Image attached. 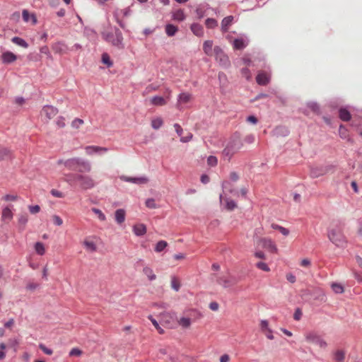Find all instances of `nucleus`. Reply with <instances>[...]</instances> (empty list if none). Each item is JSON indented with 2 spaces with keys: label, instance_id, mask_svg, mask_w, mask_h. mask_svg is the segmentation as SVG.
<instances>
[{
  "label": "nucleus",
  "instance_id": "obj_33",
  "mask_svg": "<svg viewBox=\"0 0 362 362\" xmlns=\"http://www.w3.org/2000/svg\"><path fill=\"white\" fill-rule=\"evenodd\" d=\"M233 45L236 49H242L246 46V43L243 39H235Z\"/></svg>",
  "mask_w": 362,
  "mask_h": 362
},
{
  "label": "nucleus",
  "instance_id": "obj_26",
  "mask_svg": "<svg viewBox=\"0 0 362 362\" xmlns=\"http://www.w3.org/2000/svg\"><path fill=\"white\" fill-rule=\"evenodd\" d=\"M107 149L105 148H100V147H98V146H87L86 148V154H88V155H91L94 153H98V152H100V151H106Z\"/></svg>",
  "mask_w": 362,
  "mask_h": 362
},
{
  "label": "nucleus",
  "instance_id": "obj_22",
  "mask_svg": "<svg viewBox=\"0 0 362 362\" xmlns=\"http://www.w3.org/2000/svg\"><path fill=\"white\" fill-rule=\"evenodd\" d=\"M213 45L214 42L212 40H206L204 42L203 50L206 55H211Z\"/></svg>",
  "mask_w": 362,
  "mask_h": 362
},
{
  "label": "nucleus",
  "instance_id": "obj_63",
  "mask_svg": "<svg viewBox=\"0 0 362 362\" xmlns=\"http://www.w3.org/2000/svg\"><path fill=\"white\" fill-rule=\"evenodd\" d=\"M230 361V357L228 354H223L220 358V362H228Z\"/></svg>",
  "mask_w": 362,
  "mask_h": 362
},
{
  "label": "nucleus",
  "instance_id": "obj_62",
  "mask_svg": "<svg viewBox=\"0 0 362 362\" xmlns=\"http://www.w3.org/2000/svg\"><path fill=\"white\" fill-rule=\"evenodd\" d=\"M209 308L212 310H217L218 309V304L216 302H212L209 304Z\"/></svg>",
  "mask_w": 362,
  "mask_h": 362
},
{
  "label": "nucleus",
  "instance_id": "obj_41",
  "mask_svg": "<svg viewBox=\"0 0 362 362\" xmlns=\"http://www.w3.org/2000/svg\"><path fill=\"white\" fill-rule=\"evenodd\" d=\"M256 267L259 269H261L264 272H269L270 271V268L269 267V266L263 262H259L256 264Z\"/></svg>",
  "mask_w": 362,
  "mask_h": 362
},
{
  "label": "nucleus",
  "instance_id": "obj_28",
  "mask_svg": "<svg viewBox=\"0 0 362 362\" xmlns=\"http://www.w3.org/2000/svg\"><path fill=\"white\" fill-rule=\"evenodd\" d=\"M11 41L13 43H15V44H16V45H19V46H21L22 47H24V48H28V42L25 40H23V38H21L19 37H13L11 39Z\"/></svg>",
  "mask_w": 362,
  "mask_h": 362
},
{
  "label": "nucleus",
  "instance_id": "obj_57",
  "mask_svg": "<svg viewBox=\"0 0 362 362\" xmlns=\"http://www.w3.org/2000/svg\"><path fill=\"white\" fill-rule=\"evenodd\" d=\"M255 256L257 258H259V259H266V255L265 254L262 252V251H257L255 253Z\"/></svg>",
  "mask_w": 362,
  "mask_h": 362
},
{
  "label": "nucleus",
  "instance_id": "obj_52",
  "mask_svg": "<svg viewBox=\"0 0 362 362\" xmlns=\"http://www.w3.org/2000/svg\"><path fill=\"white\" fill-rule=\"evenodd\" d=\"M302 315H303L302 310L300 308H297L295 310V313L293 315V318H294V320L298 321L301 319Z\"/></svg>",
  "mask_w": 362,
  "mask_h": 362
},
{
  "label": "nucleus",
  "instance_id": "obj_20",
  "mask_svg": "<svg viewBox=\"0 0 362 362\" xmlns=\"http://www.w3.org/2000/svg\"><path fill=\"white\" fill-rule=\"evenodd\" d=\"M2 221L8 222L13 218V212L8 207H5L2 211L1 215Z\"/></svg>",
  "mask_w": 362,
  "mask_h": 362
},
{
  "label": "nucleus",
  "instance_id": "obj_34",
  "mask_svg": "<svg viewBox=\"0 0 362 362\" xmlns=\"http://www.w3.org/2000/svg\"><path fill=\"white\" fill-rule=\"evenodd\" d=\"M168 246V243L165 240L158 241L155 246V251L156 252H162Z\"/></svg>",
  "mask_w": 362,
  "mask_h": 362
},
{
  "label": "nucleus",
  "instance_id": "obj_23",
  "mask_svg": "<svg viewBox=\"0 0 362 362\" xmlns=\"http://www.w3.org/2000/svg\"><path fill=\"white\" fill-rule=\"evenodd\" d=\"M143 273L147 276L149 281H153L156 279V275L154 274L153 269L149 267H144Z\"/></svg>",
  "mask_w": 362,
  "mask_h": 362
},
{
  "label": "nucleus",
  "instance_id": "obj_35",
  "mask_svg": "<svg viewBox=\"0 0 362 362\" xmlns=\"http://www.w3.org/2000/svg\"><path fill=\"white\" fill-rule=\"evenodd\" d=\"M178 323L183 328H188L191 325V319L189 317H181L178 320Z\"/></svg>",
  "mask_w": 362,
  "mask_h": 362
},
{
  "label": "nucleus",
  "instance_id": "obj_39",
  "mask_svg": "<svg viewBox=\"0 0 362 362\" xmlns=\"http://www.w3.org/2000/svg\"><path fill=\"white\" fill-rule=\"evenodd\" d=\"M205 25L208 28H214L217 26V21L214 18H207L205 22Z\"/></svg>",
  "mask_w": 362,
  "mask_h": 362
},
{
  "label": "nucleus",
  "instance_id": "obj_38",
  "mask_svg": "<svg viewBox=\"0 0 362 362\" xmlns=\"http://www.w3.org/2000/svg\"><path fill=\"white\" fill-rule=\"evenodd\" d=\"M332 288L335 293H342L344 291V287L337 283H333L332 284Z\"/></svg>",
  "mask_w": 362,
  "mask_h": 362
},
{
  "label": "nucleus",
  "instance_id": "obj_21",
  "mask_svg": "<svg viewBox=\"0 0 362 362\" xmlns=\"http://www.w3.org/2000/svg\"><path fill=\"white\" fill-rule=\"evenodd\" d=\"M339 117L340 119L344 122L349 121L351 119V114L346 108H340L339 110Z\"/></svg>",
  "mask_w": 362,
  "mask_h": 362
},
{
  "label": "nucleus",
  "instance_id": "obj_45",
  "mask_svg": "<svg viewBox=\"0 0 362 362\" xmlns=\"http://www.w3.org/2000/svg\"><path fill=\"white\" fill-rule=\"evenodd\" d=\"M260 328L262 332L264 333V332L269 330L270 328L269 327V322L266 320H263L260 322Z\"/></svg>",
  "mask_w": 362,
  "mask_h": 362
},
{
  "label": "nucleus",
  "instance_id": "obj_51",
  "mask_svg": "<svg viewBox=\"0 0 362 362\" xmlns=\"http://www.w3.org/2000/svg\"><path fill=\"white\" fill-rule=\"evenodd\" d=\"M4 201H16L18 199V196L16 194H6L3 197Z\"/></svg>",
  "mask_w": 362,
  "mask_h": 362
},
{
  "label": "nucleus",
  "instance_id": "obj_2",
  "mask_svg": "<svg viewBox=\"0 0 362 362\" xmlns=\"http://www.w3.org/2000/svg\"><path fill=\"white\" fill-rule=\"evenodd\" d=\"M65 181L71 185L78 183L79 187L84 190L92 189L95 185L94 180L90 176L77 173L65 175Z\"/></svg>",
  "mask_w": 362,
  "mask_h": 362
},
{
  "label": "nucleus",
  "instance_id": "obj_12",
  "mask_svg": "<svg viewBox=\"0 0 362 362\" xmlns=\"http://www.w3.org/2000/svg\"><path fill=\"white\" fill-rule=\"evenodd\" d=\"M186 18V15L183 9H177L172 12V20L177 22H182Z\"/></svg>",
  "mask_w": 362,
  "mask_h": 362
},
{
  "label": "nucleus",
  "instance_id": "obj_5",
  "mask_svg": "<svg viewBox=\"0 0 362 362\" xmlns=\"http://www.w3.org/2000/svg\"><path fill=\"white\" fill-rule=\"evenodd\" d=\"M271 79V74L266 71H260L256 76V81L260 86H267Z\"/></svg>",
  "mask_w": 362,
  "mask_h": 362
},
{
  "label": "nucleus",
  "instance_id": "obj_59",
  "mask_svg": "<svg viewBox=\"0 0 362 362\" xmlns=\"http://www.w3.org/2000/svg\"><path fill=\"white\" fill-rule=\"evenodd\" d=\"M286 279L291 283H294L296 281V276L292 274H287Z\"/></svg>",
  "mask_w": 362,
  "mask_h": 362
},
{
  "label": "nucleus",
  "instance_id": "obj_31",
  "mask_svg": "<svg viewBox=\"0 0 362 362\" xmlns=\"http://www.w3.org/2000/svg\"><path fill=\"white\" fill-rule=\"evenodd\" d=\"M271 227L274 229V230H279L281 234H283L284 236H287L289 234V230L286 228H284L278 224H276V223H272L271 225Z\"/></svg>",
  "mask_w": 362,
  "mask_h": 362
},
{
  "label": "nucleus",
  "instance_id": "obj_61",
  "mask_svg": "<svg viewBox=\"0 0 362 362\" xmlns=\"http://www.w3.org/2000/svg\"><path fill=\"white\" fill-rule=\"evenodd\" d=\"M230 178L231 180L235 182L238 180L239 178V176L238 175V174L235 172H232L230 173Z\"/></svg>",
  "mask_w": 362,
  "mask_h": 362
},
{
  "label": "nucleus",
  "instance_id": "obj_17",
  "mask_svg": "<svg viewBox=\"0 0 362 362\" xmlns=\"http://www.w3.org/2000/svg\"><path fill=\"white\" fill-rule=\"evenodd\" d=\"M233 21V16H229L225 17L221 22V28L223 32H227L229 27L231 25Z\"/></svg>",
  "mask_w": 362,
  "mask_h": 362
},
{
  "label": "nucleus",
  "instance_id": "obj_24",
  "mask_svg": "<svg viewBox=\"0 0 362 362\" xmlns=\"http://www.w3.org/2000/svg\"><path fill=\"white\" fill-rule=\"evenodd\" d=\"M115 220L118 223H122L125 220V211L119 209L115 211Z\"/></svg>",
  "mask_w": 362,
  "mask_h": 362
},
{
  "label": "nucleus",
  "instance_id": "obj_37",
  "mask_svg": "<svg viewBox=\"0 0 362 362\" xmlns=\"http://www.w3.org/2000/svg\"><path fill=\"white\" fill-rule=\"evenodd\" d=\"M171 287L176 291H178L180 288V280L175 276H173L171 279Z\"/></svg>",
  "mask_w": 362,
  "mask_h": 362
},
{
  "label": "nucleus",
  "instance_id": "obj_44",
  "mask_svg": "<svg viewBox=\"0 0 362 362\" xmlns=\"http://www.w3.org/2000/svg\"><path fill=\"white\" fill-rule=\"evenodd\" d=\"M217 163H218V160H217V158L215 156H210L207 158V163L209 166H212V167L216 166L217 165Z\"/></svg>",
  "mask_w": 362,
  "mask_h": 362
},
{
  "label": "nucleus",
  "instance_id": "obj_15",
  "mask_svg": "<svg viewBox=\"0 0 362 362\" xmlns=\"http://www.w3.org/2000/svg\"><path fill=\"white\" fill-rule=\"evenodd\" d=\"M133 231L137 236H141L146 233V227L143 223L136 224L133 227Z\"/></svg>",
  "mask_w": 362,
  "mask_h": 362
},
{
  "label": "nucleus",
  "instance_id": "obj_10",
  "mask_svg": "<svg viewBox=\"0 0 362 362\" xmlns=\"http://www.w3.org/2000/svg\"><path fill=\"white\" fill-rule=\"evenodd\" d=\"M13 152L11 149L0 146V161L13 159Z\"/></svg>",
  "mask_w": 362,
  "mask_h": 362
},
{
  "label": "nucleus",
  "instance_id": "obj_53",
  "mask_svg": "<svg viewBox=\"0 0 362 362\" xmlns=\"http://www.w3.org/2000/svg\"><path fill=\"white\" fill-rule=\"evenodd\" d=\"M39 347L40 349L45 354H47V355H52L53 351L52 350L47 348L44 344H40L39 345Z\"/></svg>",
  "mask_w": 362,
  "mask_h": 362
},
{
  "label": "nucleus",
  "instance_id": "obj_18",
  "mask_svg": "<svg viewBox=\"0 0 362 362\" xmlns=\"http://www.w3.org/2000/svg\"><path fill=\"white\" fill-rule=\"evenodd\" d=\"M165 30L168 36L173 37L177 33L178 28L173 24L168 23L165 27Z\"/></svg>",
  "mask_w": 362,
  "mask_h": 362
},
{
  "label": "nucleus",
  "instance_id": "obj_1",
  "mask_svg": "<svg viewBox=\"0 0 362 362\" xmlns=\"http://www.w3.org/2000/svg\"><path fill=\"white\" fill-rule=\"evenodd\" d=\"M344 223L341 221H334L331 223L327 235L329 240L337 247H344L347 241L343 233Z\"/></svg>",
  "mask_w": 362,
  "mask_h": 362
},
{
  "label": "nucleus",
  "instance_id": "obj_25",
  "mask_svg": "<svg viewBox=\"0 0 362 362\" xmlns=\"http://www.w3.org/2000/svg\"><path fill=\"white\" fill-rule=\"evenodd\" d=\"M83 246L87 251L90 252H95L97 250L95 243L90 240H85L83 242Z\"/></svg>",
  "mask_w": 362,
  "mask_h": 362
},
{
  "label": "nucleus",
  "instance_id": "obj_30",
  "mask_svg": "<svg viewBox=\"0 0 362 362\" xmlns=\"http://www.w3.org/2000/svg\"><path fill=\"white\" fill-rule=\"evenodd\" d=\"M345 358V352L342 350H337L334 353V359L336 362H344Z\"/></svg>",
  "mask_w": 362,
  "mask_h": 362
},
{
  "label": "nucleus",
  "instance_id": "obj_49",
  "mask_svg": "<svg viewBox=\"0 0 362 362\" xmlns=\"http://www.w3.org/2000/svg\"><path fill=\"white\" fill-rule=\"evenodd\" d=\"M52 221H53L54 224H55L57 226H62L63 223L62 219L61 218L60 216H59L57 215H54L52 216Z\"/></svg>",
  "mask_w": 362,
  "mask_h": 362
},
{
  "label": "nucleus",
  "instance_id": "obj_36",
  "mask_svg": "<svg viewBox=\"0 0 362 362\" xmlns=\"http://www.w3.org/2000/svg\"><path fill=\"white\" fill-rule=\"evenodd\" d=\"M35 252L40 255H43L45 252V248L44 244L40 242H37L35 243Z\"/></svg>",
  "mask_w": 362,
  "mask_h": 362
},
{
  "label": "nucleus",
  "instance_id": "obj_56",
  "mask_svg": "<svg viewBox=\"0 0 362 362\" xmlns=\"http://www.w3.org/2000/svg\"><path fill=\"white\" fill-rule=\"evenodd\" d=\"M83 123V121L81 119H75L73 122L72 125L75 127H78L81 124Z\"/></svg>",
  "mask_w": 362,
  "mask_h": 362
},
{
  "label": "nucleus",
  "instance_id": "obj_32",
  "mask_svg": "<svg viewBox=\"0 0 362 362\" xmlns=\"http://www.w3.org/2000/svg\"><path fill=\"white\" fill-rule=\"evenodd\" d=\"M102 62L105 64L107 67H111L113 64L112 61L110 59V55L107 52H104L102 54Z\"/></svg>",
  "mask_w": 362,
  "mask_h": 362
},
{
  "label": "nucleus",
  "instance_id": "obj_54",
  "mask_svg": "<svg viewBox=\"0 0 362 362\" xmlns=\"http://www.w3.org/2000/svg\"><path fill=\"white\" fill-rule=\"evenodd\" d=\"M50 193L54 197H58V198L64 197V194L62 192L54 189H52Z\"/></svg>",
  "mask_w": 362,
  "mask_h": 362
},
{
  "label": "nucleus",
  "instance_id": "obj_40",
  "mask_svg": "<svg viewBox=\"0 0 362 362\" xmlns=\"http://www.w3.org/2000/svg\"><path fill=\"white\" fill-rule=\"evenodd\" d=\"M225 202H226V207L228 210H230V211L233 210L237 206L235 202L233 200H231L229 199H226Z\"/></svg>",
  "mask_w": 362,
  "mask_h": 362
},
{
  "label": "nucleus",
  "instance_id": "obj_11",
  "mask_svg": "<svg viewBox=\"0 0 362 362\" xmlns=\"http://www.w3.org/2000/svg\"><path fill=\"white\" fill-rule=\"evenodd\" d=\"M169 95H170V91L169 92ZM169 99L170 95L167 96L165 98L161 96H154L151 98V103L154 106H163L167 103Z\"/></svg>",
  "mask_w": 362,
  "mask_h": 362
},
{
  "label": "nucleus",
  "instance_id": "obj_19",
  "mask_svg": "<svg viewBox=\"0 0 362 362\" xmlns=\"http://www.w3.org/2000/svg\"><path fill=\"white\" fill-rule=\"evenodd\" d=\"M192 99V95L188 93H182L178 96L177 104H186Z\"/></svg>",
  "mask_w": 362,
  "mask_h": 362
},
{
  "label": "nucleus",
  "instance_id": "obj_60",
  "mask_svg": "<svg viewBox=\"0 0 362 362\" xmlns=\"http://www.w3.org/2000/svg\"><path fill=\"white\" fill-rule=\"evenodd\" d=\"M264 334L266 335V337L269 339H274V335L272 334V331L271 330V329H269V330L266 331L264 332Z\"/></svg>",
  "mask_w": 362,
  "mask_h": 362
},
{
  "label": "nucleus",
  "instance_id": "obj_58",
  "mask_svg": "<svg viewBox=\"0 0 362 362\" xmlns=\"http://www.w3.org/2000/svg\"><path fill=\"white\" fill-rule=\"evenodd\" d=\"M247 121L252 124H256L257 122V118L254 115H250L247 117Z\"/></svg>",
  "mask_w": 362,
  "mask_h": 362
},
{
  "label": "nucleus",
  "instance_id": "obj_9",
  "mask_svg": "<svg viewBox=\"0 0 362 362\" xmlns=\"http://www.w3.org/2000/svg\"><path fill=\"white\" fill-rule=\"evenodd\" d=\"M1 59L3 63L10 64L17 59V56L10 51H6L2 53Z\"/></svg>",
  "mask_w": 362,
  "mask_h": 362
},
{
  "label": "nucleus",
  "instance_id": "obj_3",
  "mask_svg": "<svg viewBox=\"0 0 362 362\" xmlns=\"http://www.w3.org/2000/svg\"><path fill=\"white\" fill-rule=\"evenodd\" d=\"M59 165L64 164V166L71 170H78L80 173H89L91 170V165L88 161L78 158H73L65 161L58 160Z\"/></svg>",
  "mask_w": 362,
  "mask_h": 362
},
{
  "label": "nucleus",
  "instance_id": "obj_29",
  "mask_svg": "<svg viewBox=\"0 0 362 362\" xmlns=\"http://www.w3.org/2000/svg\"><path fill=\"white\" fill-rule=\"evenodd\" d=\"M28 221V216L27 214H21L18 219V223L21 229H24L26 223Z\"/></svg>",
  "mask_w": 362,
  "mask_h": 362
},
{
  "label": "nucleus",
  "instance_id": "obj_6",
  "mask_svg": "<svg viewBox=\"0 0 362 362\" xmlns=\"http://www.w3.org/2000/svg\"><path fill=\"white\" fill-rule=\"evenodd\" d=\"M259 244L261 246L267 250H268L271 252L276 253L278 249L275 245V243L270 238H262L259 240Z\"/></svg>",
  "mask_w": 362,
  "mask_h": 362
},
{
  "label": "nucleus",
  "instance_id": "obj_13",
  "mask_svg": "<svg viewBox=\"0 0 362 362\" xmlns=\"http://www.w3.org/2000/svg\"><path fill=\"white\" fill-rule=\"evenodd\" d=\"M121 179L122 180L127 181V182H131L136 184H146L148 182V180L146 177H129L122 176L121 177Z\"/></svg>",
  "mask_w": 362,
  "mask_h": 362
},
{
  "label": "nucleus",
  "instance_id": "obj_64",
  "mask_svg": "<svg viewBox=\"0 0 362 362\" xmlns=\"http://www.w3.org/2000/svg\"><path fill=\"white\" fill-rule=\"evenodd\" d=\"M310 261L308 259H303L300 262V265L305 267L310 266Z\"/></svg>",
  "mask_w": 362,
  "mask_h": 362
},
{
  "label": "nucleus",
  "instance_id": "obj_8",
  "mask_svg": "<svg viewBox=\"0 0 362 362\" xmlns=\"http://www.w3.org/2000/svg\"><path fill=\"white\" fill-rule=\"evenodd\" d=\"M22 17L25 22H31L33 25H35L37 23V16L35 13H30L27 9L22 11Z\"/></svg>",
  "mask_w": 362,
  "mask_h": 362
},
{
  "label": "nucleus",
  "instance_id": "obj_43",
  "mask_svg": "<svg viewBox=\"0 0 362 362\" xmlns=\"http://www.w3.org/2000/svg\"><path fill=\"white\" fill-rule=\"evenodd\" d=\"M152 127L154 129L160 128L163 124V120L160 118H156L151 121Z\"/></svg>",
  "mask_w": 362,
  "mask_h": 362
},
{
  "label": "nucleus",
  "instance_id": "obj_7",
  "mask_svg": "<svg viewBox=\"0 0 362 362\" xmlns=\"http://www.w3.org/2000/svg\"><path fill=\"white\" fill-rule=\"evenodd\" d=\"M58 113V110L51 105H46L43 107L42 115H44L47 119H52L55 117Z\"/></svg>",
  "mask_w": 362,
  "mask_h": 362
},
{
  "label": "nucleus",
  "instance_id": "obj_16",
  "mask_svg": "<svg viewBox=\"0 0 362 362\" xmlns=\"http://www.w3.org/2000/svg\"><path fill=\"white\" fill-rule=\"evenodd\" d=\"M218 283L223 287L228 288L233 286L235 284V281L232 278L221 277L218 279Z\"/></svg>",
  "mask_w": 362,
  "mask_h": 362
},
{
  "label": "nucleus",
  "instance_id": "obj_55",
  "mask_svg": "<svg viewBox=\"0 0 362 362\" xmlns=\"http://www.w3.org/2000/svg\"><path fill=\"white\" fill-rule=\"evenodd\" d=\"M242 74L247 79L250 80L251 78V73L248 68H244L241 71Z\"/></svg>",
  "mask_w": 362,
  "mask_h": 362
},
{
  "label": "nucleus",
  "instance_id": "obj_27",
  "mask_svg": "<svg viewBox=\"0 0 362 362\" xmlns=\"http://www.w3.org/2000/svg\"><path fill=\"white\" fill-rule=\"evenodd\" d=\"M317 335L315 331L309 332L305 334V341L308 344H315Z\"/></svg>",
  "mask_w": 362,
  "mask_h": 362
},
{
  "label": "nucleus",
  "instance_id": "obj_50",
  "mask_svg": "<svg viewBox=\"0 0 362 362\" xmlns=\"http://www.w3.org/2000/svg\"><path fill=\"white\" fill-rule=\"evenodd\" d=\"M82 354V351L78 348H74L71 350L69 355L71 356H79Z\"/></svg>",
  "mask_w": 362,
  "mask_h": 362
},
{
  "label": "nucleus",
  "instance_id": "obj_46",
  "mask_svg": "<svg viewBox=\"0 0 362 362\" xmlns=\"http://www.w3.org/2000/svg\"><path fill=\"white\" fill-rule=\"evenodd\" d=\"M92 210L95 214L98 215V217L100 221L105 220V214L100 209L93 208Z\"/></svg>",
  "mask_w": 362,
  "mask_h": 362
},
{
  "label": "nucleus",
  "instance_id": "obj_4",
  "mask_svg": "<svg viewBox=\"0 0 362 362\" xmlns=\"http://www.w3.org/2000/svg\"><path fill=\"white\" fill-rule=\"evenodd\" d=\"M242 146L243 141L241 140V137H230V141H228L223 151L224 158L229 161L231 156L240 149Z\"/></svg>",
  "mask_w": 362,
  "mask_h": 362
},
{
  "label": "nucleus",
  "instance_id": "obj_47",
  "mask_svg": "<svg viewBox=\"0 0 362 362\" xmlns=\"http://www.w3.org/2000/svg\"><path fill=\"white\" fill-rule=\"evenodd\" d=\"M28 209L31 214H37L40 211V207L39 205L29 206Z\"/></svg>",
  "mask_w": 362,
  "mask_h": 362
},
{
  "label": "nucleus",
  "instance_id": "obj_14",
  "mask_svg": "<svg viewBox=\"0 0 362 362\" xmlns=\"http://www.w3.org/2000/svg\"><path fill=\"white\" fill-rule=\"evenodd\" d=\"M191 30L192 32L197 35V37H202L204 35V28L202 25L199 23H192L191 25Z\"/></svg>",
  "mask_w": 362,
  "mask_h": 362
},
{
  "label": "nucleus",
  "instance_id": "obj_48",
  "mask_svg": "<svg viewBox=\"0 0 362 362\" xmlns=\"http://www.w3.org/2000/svg\"><path fill=\"white\" fill-rule=\"evenodd\" d=\"M146 206L148 208H150V209H155V208H156V204L155 200L153 199H148L146 201Z\"/></svg>",
  "mask_w": 362,
  "mask_h": 362
},
{
  "label": "nucleus",
  "instance_id": "obj_42",
  "mask_svg": "<svg viewBox=\"0 0 362 362\" xmlns=\"http://www.w3.org/2000/svg\"><path fill=\"white\" fill-rule=\"evenodd\" d=\"M352 274L358 283L362 284V272L352 270Z\"/></svg>",
  "mask_w": 362,
  "mask_h": 362
}]
</instances>
